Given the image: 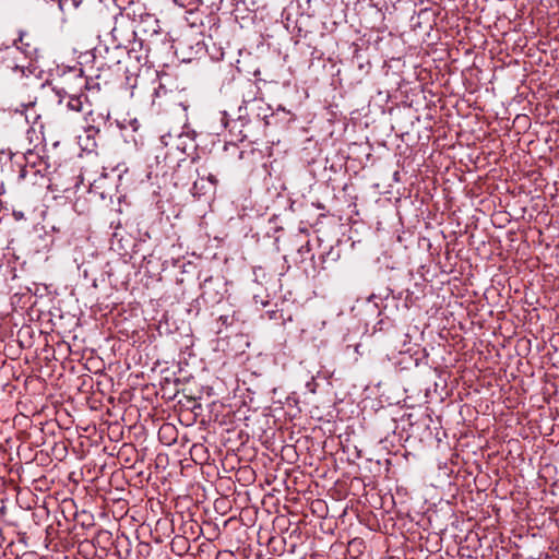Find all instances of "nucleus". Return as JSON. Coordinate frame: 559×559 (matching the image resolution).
Here are the masks:
<instances>
[{
	"label": "nucleus",
	"mask_w": 559,
	"mask_h": 559,
	"mask_svg": "<svg viewBox=\"0 0 559 559\" xmlns=\"http://www.w3.org/2000/svg\"><path fill=\"white\" fill-rule=\"evenodd\" d=\"M83 99L81 96H69L67 100V107L69 110L81 112L83 111Z\"/></svg>",
	"instance_id": "1"
},
{
	"label": "nucleus",
	"mask_w": 559,
	"mask_h": 559,
	"mask_svg": "<svg viewBox=\"0 0 559 559\" xmlns=\"http://www.w3.org/2000/svg\"><path fill=\"white\" fill-rule=\"evenodd\" d=\"M25 37H27V34H26V33L21 32V33H20V36H19V41H20L21 44H23V45H24V39H25ZM27 48H29V43H25V48H23V51H24V53H26V55H27V53H29V50H28ZM16 49H22V47H17V46H16Z\"/></svg>",
	"instance_id": "2"
},
{
	"label": "nucleus",
	"mask_w": 559,
	"mask_h": 559,
	"mask_svg": "<svg viewBox=\"0 0 559 559\" xmlns=\"http://www.w3.org/2000/svg\"><path fill=\"white\" fill-rule=\"evenodd\" d=\"M26 109V104L24 103H21L19 106H16L13 111L16 112V114H20L21 116L24 114ZM7 110H12L11 107H9Z\"/></svg>",
	"instance_id": "3"
},
{
	"label": "nucleus",
	"mask_w": 559,
	"mask_h": 559,
	"mask_svg": "<svg viewBox=\"0 0 559 559\" xmlns=\"http://www.w3.org/2000/svg\"><path fill=\"white\" fill-rule=\"evenodd\" d=\"M12 214L16 221L24 219V213L21 211H13Z\"/></svg>",
	"instance_id": "4"
},
{
	"label": "nucleus",
	"mask_w": 559,
	"mask_h": 559,
	"mask_svg": "<svg viewBox=\"0 0 559 559\" xmlns=\"http://www.w3.org/2000/svg\"><path fill=\"white\" fill-rule=\"evenodd\" d=\"M12 51H13V49H12V48L7 47V55H10Z\"/></svg>",
	"instance_id": "5"
}]
</instances>
